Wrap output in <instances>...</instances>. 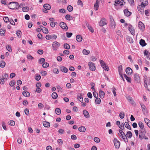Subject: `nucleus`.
I'll list each match as a JSON object with an SVG mask.
<instances>
[{
	"label": "nucleus",
	"instance_id": "6ab92c4d",
	"mask_svg": "<svg viewBox=\"0 0 150 150\" xmlns=\"http://www.w3.org/2000/svg\"><path fill=\"white\" fill-rule=\"evenodd\" d=\"M98 3H99V1L98 0H96V3L94 4V9L96 10H97L98 9Z\"/></svg>",
	"mask_w": 150,
	"mask_h": 150
},
{
	"label": "nucleus",
	"instance_id": "9b49d317",
	"mask_svg": "<svg viewBox=\"0 0 150 150\" xmlns=\"http://www.w3.org/2000/svg\"><path fill=\"white\" fill-rule=\"evenodd\" d=\"M141 2L140 5L145 7L148 4V2L147 0H140Z\"/></svg>",
	"mask_w": 150,
	"mask_h": 150
},
{
	"label": "nucleus",
	"instance_id": "c85d7f7f",
	"mask_svg": "<svg viewBox=\"0 0 150 150\" xmlns=\"http://www.w3.org/2000/svg\"><path fill=\"white\" fill-rule=\"evenodd\" d=\"M144 121L147 125L150 128V121L147 118H144Z\"/></svg>",
	"mask_w": 150,
	"mask_h": 150
},
{
	"label": "nucleus",
	"instance_id": "b1692460",
	"mask_svg": "<svg viewBox=\"0 0 150 150\" xmlns=\"http://www.w3.org/2000/svg\"><path fill=\"white\" fill-rule=\"evenodd\" d=\"M126 39L127 41L130 43H132L133 42V40L129 36H127L126 37Z\"/></svg>",
	"mask_w": 150,
	"mask_h": 150
},
{
	"label": "nucleus",
	"instance_id": "680f3d73",
	"mask_svg": "<svg viewBox=\"0 0 150 150\" xmlns=\"http://www.w3.org/2000/svg\"><path fill=\"white\" fill-rule=\"evenodd\" d=\"M42 66L43 68L47 67H48L49 66V64L47 62H46L45 63L43 64Z\"/></svg>",
	"mask_w": 150,
	"mask_h": 150
},
{
	"label": "nucleus",
	"instance_id": "e433bc0d",
	"mask_svg": "<svg viewBox=\"0 0 150 150\" xmlns=\"http://www.w3.org/2000/svg\"><path fill=\"white\" fill-rule=\"evenodd\" d=\"M90 53V51L89 50H86V49H83V54L85 55H87L88 54Z\"/></svg>",
	"mask_w": 150,
	"mask_h": 150
},
{
	"label": "nucleus",
	"instance_id": "603ef678",
	"mask_svg": "<svg viewBox=\"0 0 150 150\" xmlns=\"http://www.w3.org/2000/svg\"><path fill=\"white\" fill-rule=\"evenodd\" d=\"M45 61V59L44 58H41L39 60V63L40 64H41Z\"/></svg>",
	"mask_w": 150,
	"mask_h": 150
},
{
	"label": "nucleus",
	"instance_id": "dca6fc26",
	"mask_svg": "<svg viewBox=\"0 0 150 150\" xmlns=\"http://www.w3.org/2000/svg\"><path fill=\"white\" fill-rule=\"evenodd\" d=\"M129 30L130 32L131 33L132 35H134V30L132 26L130 25H129Z\"/></svg>",
	"mask_w": 150,
	"mask_h": 150
},
{
	"label": "nucleus",
	"instance_id": "39448f33",
	"mask_svg": "<svg viewBox=\"0 0 150 150\" xmlns=\"http://www.w3.org/2000/svg\"><path fill=\"white\" fill-rule=\"evenodd\" d=\"M88 65L89 69L92 71H94L96 69V67L94 63L91 62H89Z\"/></svg>",
	"mask_w": 150,
	"mask_h": 150
},
{
	"label": "nucleus",
	"instance_id": "bb28decb",
	"mask_svg": "<svg viewBox=\"0 0 150 150\" xmlns=\"http://www.w3.org/2000/svg\"><path fill=\"white\" fill-rule=\"evenodd\" d=\"M140 45L142 46V47L145 46L146 45L145 40H144L141 39L139 42Z\"/></svg>",
	"mask_w": 150,
	"mask_h": 150
},
{
	"label": "nucleus",
	"instance_id": "4d7b16f0",
	"mask_svg": "<svg viewBox=\"0 0 150 150\" xmlns=\"http://www.w3.org/2000/svg\"><path fill=\"white\" fill-rule=\"evenodd\" d=\"M94 141L97 143H99L100 142V139L97 137H95L94 138Z\"/></svg>",
	"mask_w": 150,
	"mask_h": 150
},
{
	"label": "nucleus",
	"instance_id": "5701e85b",
	"mask_svg": "<svg viewBox=\"0 0 150 150\" xmlns=\"http://www.w3.org/2000/svg\"><path fill=\"white\" fill-rule=\"evenodd\" d=\"M99 97L101 98H103L104 97L105 93L103 91H100L99 92Z\"/></svg>",
	"mask_w": 150,
	"mask_h": 150
},
{
	"label": "nucleus",
	"instance_id": "7c9ffc66",
	"mask_svg": "<svg viewBox=\"0 0 150 150\" xmlns=\"http://www.w3.org/2000/svg\"><path fill=\"white\" fill-rule=\"evenodd\" d=\"M57 94L56 92H54L52 94V98L53 99H56L57 98Z\"/></svg>",
	"mask_w": 150,
	"mask_h": 150
},
{
	"label": "nucleus",
	"instance_id": "412c9836",
	"mask_svg": "<svg viewBox=\"0 0 150 150\" xmlns=\"http://www.w3.org/2000/svg\"><path fill=\"white\" fill-rule=\"evenodd\" d=\"M60 69L61 71L64 73H67L68 70L67 68L63 66L60 67Z\"/></svg>",
	"mask_w": 150,
	"mask_h": 150
},
{
	"label": "nucleus",
	"instance_id": "4c0bfd02",
	"mask_svg": "<svg viewBox=\"0 0 150 150\" xmlns=\"http://www.w3.org/2000/svg\"><path fill=\"white\" fill-rule=\"evenodd\" d=\"M125 127L128 129H129L131 130V127L129 125L128 123L127 122H125Z\"/></svg>",
	"mask_w": 150,
	"mask_h": 150
},
{
	"label": "nucleus",
	"instance_id": "de8ad7c7",
	"mask_svg": "<svg viewBox=\"0 0 150 150\" xmlns=\"http://www.w3.org/2000/svg\"><path fill=\"white\" fill-rule=\"evenodd\" d=\"M95 102L97 104H99L101 102V100L100 98H96L95 100Z\"/></svg>",
	"mask_w": 150,
	"mask_h": 150
},
{
	"label": "nucleus",
	"instance_id": "4468645a",
	"mask_svg": "<svg viewBox=\"0 0 150 150\" xmlns=\"http://www.w3.org/2000/svg\"><path fill=\"white\" fill-rule=\"evenodd\" d=\"M124 12L125 15L127 16H129L132 14V13L129 11L128 9L127 8H126L124 10Z\"/></svg>",
	"mask_w": 150,
	"mask_h": 150
},
{
	"label": "nucleus",
	"instance_id": "6e6552de",
	"mask_svg": "<svg viewBox=\"0 0 150 150\" xmlns=\"http://www.w3.org/2000/svg\"><path fill=\"white\" fill-rule=\"evenodd\" d=\"M134 79L135 81L138 83H139L140 82V78L138 74H136L134 75Z\"/></svg>",
	"mask_w": 150,
	"mask_h": 150
},
{
	"label": "nucleus",
	"instance_id": "c03bdc74",
	"mask_svg": "<svg viewBox=\"0 0 150 150\" xmlns=\"http://www.w3.org/2000/svg\"><path fill=\"white\" fill-rule=\"evenodd\" d=\"M5 30L3 29H0V34L1 35H4L5 34Z\"/></svg>",
	"mask_w": 150,
	"mask_h": 150
},
{
	"label": "nucleus",
	"instance_id": "6e6d98bb",
	"mask_svg": "<svg viewBox=\"0 0 150 150\" xmlns=\"http://www.w3.org/2000/svg\"><path fill=\"white\" fill-rule=\"evenodd\" d=\"M2 125L3 129L5 130H7V129L5 123L4 122H2Z\"/></svg>",
	"mask_w": 150,
	"mask_h": 150
},
{
	"label": "nucleus",
	"instance_id": "774afa93",
	"mask_svg": "<svg viewBox=\"0 0 150 150\" xmlns=\"http://www.w3.org/2000/svg\"><path fill=\"white\" fill-rule=\"evenodd\" d=\"M103 68L105 70L108 71L109 70V67L107 64H106L105 66H104Z\"/></svg>",
	"mask_w": 150,
	"mask_h": 150
},
{
	"label": "nucleus",
	"instance_id": "a878e982",
	"mask_svg": "<svg viewBox=\"0 0 150 150\" xmlns=\"http://www.w3.org/2000/svg\"><path fill=\"white\" fill-rule=\"evenodd\" d=\"M140 105L142 107V111L144 113L146 111V108L145 105L144 104L142 103H141Z\"/></svg>",
	"mask_w": 150,
	"mask_h": 150
},
{
	"label": "nucleus",
	"instance_id": "79ce46f5",
	"mask_svg": "<svg viewBox=\"0 0 150 150\" xmlns=\"http://www.w3.org/2000/svg\"><path fill=\"white\" fill-rule=\"evenodd\" d=\"M138 125L140 129H143L144 128V124L142 122H138Z\"/></svg>",
	"mask_w": 150,
	"mask_h": 150
},
{
	"label": "nucleus",
	"instance_id": "8fccbe9b",
	"mask_svg": "<svg viewBox=\"0 0 150 150\" xmlns=\"http://www.w3.org/2000/svg\"><path fill=\"white\" fill-rule=\"evenodd\" d=\"M100 62L101 67H103L104 66H105L106 64L103 61L101 60H100Z\"/></svg>",
	"mask_w": 150,
	"mask_h": 150
},
{
	"label": "nucleus",
	"instance_id": "ddd939ff",
	"mask_svg": "<svg viewBox=\"0 0 150 150\" xmlns=\"http://www.w3.org/2000/svg\"><path fill=\"white\" fill-rule=\"evenodd\" d=\"M83 93H81L80 94H79L77 95V98L82 103L83 101L82 96L83 95Z\"/></svg>",
	"mask_w": 150,
	"mask_h": 150
},
{
	"label": "nucleus",
	"instance_id": "c756f323",
	"mask_svg": "<svg viewBox=\"0 0 150 150\" xmlns=\"http://www.w3.org/2000/svg\"><path fill=\"white\" fill-rule=\"evenodd\" d=\"M86 25L88 28L89 30L91 32L93 33L94 32V30L92 27L89 25L88 23H86Z\"/></svg>",
	"mask_w": 150,
	"mask_h": 150
},
{
	"label": "nucleus",
	"instance_id": "72a5a7b5",
	"mask_svg": "<svg viewBox=\"0 0 150 150\" xmlns=\"http://www.w3.org/2000/svg\"><path fill=\"white\" fill-rule=\"evenodd\" d=\"M42 30L45 33L47 34L49 33L48 29L45 27L43 28V29H42Z\"/></svg>",
	"mask_w": 150,
	"mask_h": 150
},
{
	"label": "nucleus",
	"instance_id": "c9c22d12",
	"mask_svg": "<svg viewBox=\"0 0 150 150\" xmlns=\"http://www.w3.org/2000/svg\"><path fill=\"white\" fill-rule=\"evenodd\" d=\"M119 74H122V65H120L118 68Z\"/></svg>",
	"mask_w": 150,
	"mask_h": 150
},
{
	"label": "nucleus",
	"instance_id": "393cba45",
	"mask_svg": "<svg viewBox=\"0 0 150 150\" xmlns=\"http://www.w3.org/2000/svg\"><path fill=\"white\" fill-rule=\"evenodd\" d=\"M78 129L79 131L81 132H84L86 130L85 127L83 126L79 127Z\"/></svg>",
	"mask_w": 150,
	"mask_h": 150
},
{
	"label": "nucleus",
	"instance_id": "864d4df0",
	"mask_svg": "<svg viewBox=\"0 0 150 150\" xmlns=\"http://www.w3.org/2000/svg\"><path fill=\"white\" fill-rule=\"evenodd\" d=\"M119 116L120 118L123 119L125 117V114L124 112H122L120 113Z\"/></svg>",
	"mask_w": 150,
	"mask_h": 150
},
{
	"label": "nucleus",
	"instance_id": "37998d69",
	"mask_svg": "<svg viewBox=\"0 0 150 150\" xmlns=\"http://www.w3.org/2000/svg\"><path fill=\"white\" fill-rule=\"evenodd\" d=\"M140 132L142 134L144 135H145L146 133V129L144 128L143 129H140Z\"/></svg>",
	"mask_w": 150,
	"mask_h": 150
},
{
	"label": "nucleus",
	"instance_id": "e2e57ef3",
	"mask_svg": "<svg viewBox=\"0 0 150 150\" xmlns=\"http://www.w3.org/2000/svg\"><path fill=\"white\" fill-rule=\"evenodd\" d=\"M53 72L54 73L58 74L59 73V71L57 68H55L53 70Z\"/></svg>",
	"mask_w": 150,
	"mask_h": 150
},
{
	"label": "nucleus",
	"instance_id": "2eb2a0df",
	"mask_svg": "<svg viewBox=\"0 0 150 150\" xmlns=\"http://www.w3.org/2000/svg\"><path fill=\"white\" fill-rule=\"evenodd\" d=\"M83 113L86 118H88L90 117L89 114L88 112L86 110H83Z\"/></svg>",
	"mask_w": 150,
	"mask_h": 150
},
{
	"label": "nucleus",
	"instance_id": "f8f14e48",
	"mask_svg": "<svg viewBox=\"0 0 150 150\" xmlns=\"http://www.w3.org/2000/svg\"><path fill=\"white\" fill-rule=\"evenodd\" d=\"M144 6L139 5L138 6L137 9L138 11L142 14H143L144 13Z\"/></svg>",
	"mask_w": 150,
	"mask_h": 150
},
{
	"label": "nucleus",
	"instance_id": "ea45409f",
	"mask_svg": "<svg viewBox=\"0 0 150 150\" xmlns=\"http://www.w3.org/2000/svg\"><path fill=\"white\" fill-rule=\"evenodd\" d=\"M29 10V8L27 6L23 7L22 8V10L23 12H28Z\"/></svg>",
	"mask_w": 150,
	"mask_h": 150
},
{
	"label": "nucleus",
	"instance_id": "aec40b11",
	"mask_svg": "<svg viewBox=\"0 0 150 150\" xmlns=\"http://www.w3.org/2000/svg\"><path fill=\"white\" fill-rule=\"evenodd\" d=\"M43 124L44 126L46 127H49L50 126V123L49 122L44 121L43 122Z\"/></svg>",
	"mask_w": 150,
	"mask_h": 150
},
{
	"label": "nucleus",
	"instance_id": "13d9d810",
	"mask_svg": "<svg viewBox=\"0 0 150 150\" xmlns=\"http://www.w3.org/2000/svg\"><path fill=\"white\" fill-rule=\"evenodd\" d=\"M45 38L47 40H50L52 39V35H46Z\"/></svg>",
	"mask_w": 150,
	"mask_h": 150
},
{
	"label": "nucleus",
	"instance_id": "7ed1b4c3",
	"mask_svg": "<svg viewBox=\"0 0 150 150\" xmlns=\"http://www.w3.org/2000/svg\"><path fill=\"white\" fill-rule=\"evenodd\" d=\"M60 46V44L57 41L54 42L52 45V49L55 51L57 50L58 48Z\"/></svg>",
	"mask_w": 150,
	"mask_h": 150
},
{
	"label": "nucleus",
	"instance_id": "20e7f679",
	"mask_svg": "<svg viewBox=\"0 0 150 150\" xmlns=\"http://www.w3.org/2000/svg\"><path fill=\"white\" fill-rule=\"evenodd\" d=\"M8 76L7 74H4L2 77L0 78V83L1 84H3L4 83V80H7L8 79Z\"/></svg>",
	"mask_w": 150,
	"mask_h": 150
},
{
	"label": "nucleus",
	"instance_id": "2f4dec72",
	"mask_svg": "<svg viewBox=\"0 0 150 150\" xmlns=\"http://www.w3.org/2000/svg\"><path fill=\"white\" fill-rule=\"evenodd\" d=\"M124 76L127 81L129 83L131 82V79L130 77H128L125 74H124Z\"/></svg>",
	"mask_w": 150,
	"mask_h": 150
},
{
	"label": "nucleus",
	"instance_id": "4be33fe9",
	"mask_svg": "<svg viewBox=\"0 0 150 150\" xmlns=\"http://www.w3.org/2000/svg\"><path fill=\"white\" fill-rule=\"evenodd\" d=\"M44 8L47 10H49L51 8V6L48 4H45L43 6Z\"/></svg>",
	"mask_w": 150,
	"mask_h": 150
},
{
	"label": "nucleus",
	"instance_id": "a18cd8bd",
	"mask_svg": "<svg viewBox=\"0 0 150 150\" xmlns=\"http://www.w3.org/2000/svg\"><path fill=\"white\" fill-rule=\"evenodd\" d=\"M22 34V33L21 30H18L16 33V34L18 37L19 38H21V34Z\"/></svg>",
	"mask_w": 150,
	"mask_h": 150
},
{
	"label": "nucleus",
	"instance_id": "f03ea898",
	"mask_svg": "<svg viewBox=\"0 0 150 150\" xmlns=\"http://www.w3.org/2000/svg\"><path fill=\"white\" fill-rule=\"evenodd\" d=\"M8 7L9 8L12 9H17L18 3L17 2H11L8 4Z\"/></svg>",
	"mask_w": 150,
	"mask_h": 150
},
{
	"label": "nucleus",
	"instance_id": "0eeeda50",
	"mask_svg": "<svg viewBox=\"0 0 150 150\" xmlns=\"http://www.w3.org/2000/svg\"><path fill=\"white\" fill-rule=\"evenodd\" d=\"M60 26L63 29L67 30L68 29V28L66 24L64 22H62L59 23Z\"/></svg>",
	"mask_w": 150,
	"mask_h": 150
},
{
	"label": "nucleus",
	"instance_id": "f3484780",
	"mask_svg": "<svg viewBox=\"0 0 150 150\" xmlns=\"http://www.w3.org/2000/svg\"><path fill=\"white\" fill-rule=\"evenodd\" d=\"M126 72L127 74H131L132 73V70L130 67H127L126 69Z\"/></svg>",
	"mask_w": 150,
	"mask_h": 150
},
{
	"label": "nucleus",
	"instance_id": "58836bf2",
	"mask_svg": "<svg viewBox=\"0 0 150 150\" xmlns=\"http://www.w3.org/2000/svg\"><path fill=\"white\" fill-rule=\"evenodd\" d=\"M6 65L5 62L4 61H1L0 62V66L1 68H4Z\"/></svg>",
	"mask_w": 150,
	"mask_h": 150
},
{
	"label": "nucleus",
	"instance_id": "cd10ccee",
	"mask_svg": "<svg viewBox=\"0 0 150 150\" xmlns=\"http://www.w3.org/2000/svg\"><path fill=\"white\" fill-rule=\"evenodd\" d=\"M22 94L25 97H28L30 96V94L29 92L27 91H23L22 92Z\"/></svg>",
	"mask_w": 150,
	"mask_h": 150
},
{
	"label": "nucleus",
	"instance_id": "49530a36",
	"mask_svg": "<svg viewBox=\"0 0 150 150\" xmlns=\"http://www.w3.org/2000/svg\"><path fill=\"white\" fill-rule=\"evenodd\" d=\"M67 10L69 12H71L73 10V7L71 5H69L67 7Z\"/></svg>",
	"mask_w": 150,
	"mask_h": 150
},
{
	"label": "nucleus",
	"instance_id": "473e14b6",
	"mask_svg": "<svg viewBox=\"0 0 150 150\" xmlns=\"http://www.w3.org/2000/svg\"><path fill=\"white\" fill-rule=\"evenodd\" d=\"M56 113L57 115H59L61 113V110L59 108H56L55 110Z\"/></svg>",
	"mask_w": 150,
	"mask_h": 150
},
{
	"label": "nucleus",
	"instance_id": "69168bd1",
	"mask_svg": "<svg viewBox=\"0 0 150 150\" xmlns=\"http://www.w3.org/2000/svg\"><path fill=\"white\" fill-rule=\"evenodd\" d=\"M15 81L14 80H12L11 82H10L9 83V85L11 86H13L15 85Z\"/></svg>",
	"mask_w": 150,
	"mask_h": 150
},
{
	"label": "nucleus",
	"instance_id": "052dcab7",
	"mask_svg": "<svg viewBox=\"0 0 150 150\" xmlns=\"http://www.w3.org/2000/svg\"><path fill=\"white\" fill-rule=\"evenodd\" d=\"M24 112L25 113V114L27 115H29V110L28 109L26 108L24 110Z\"/></svg>",
	"mask_w": 150,
	"mask_h": 150
},
{
	"label": "nucleus",
	"instance_id": "338daca9",
	"mask_svg": "<svg viewBox=\"0 0 150 150\" xmlns=\"http://www.w3.org/2000/svg\"><path fill=\"white\" fill-rule=\"evenodd\" d=\"M41 73L42 76H45L47 74V72L45 71H41Z\"/></svg>",
	"mask_w": 150,
	"mask_h": 150
},
{
	"label": "nucleus",
	"instance_id": "f257e3e1",
	"mask_svg": "<svg viewBox=\"0 0 150 150\" xmlns=\"http://www.w3.org/2000/svg\"><path fill=\"white\" fill-rule=\"evenodd\" d=\"M143 80L144 87L148 91H149L148 86L150 85V78L145 76H144Z\"/></svg>",
	"mask_w": 150,
	"mask_h": 150
},
{
	"label": "nucleus",
	"instance_id": "a211bd4d",
	"mask_svg": "<svg viewBox=\"0 0 150 150\" xmlns=\"http://www.w3.org/2000/svg\"><path fill=\"white\" fill-rule=\"evenodd\" d=\"M76 39L77 41L80 42L82 41V38L81 35H78L76 36Z\"/></svg>",
	"mask_w": 150,
	"mask_h": 150
},
{
	"label": "nucleus",
	"instance_id": "5fc2aeb1",
	"mask_svg": "<svg viewBox=\"0 0 150 150\" xmlns=\"http://www.w3.org/2000/svg\"><path fill=\"white\" fill-rule=\"evenodd\" d=\"M114 2L115 3L114 4V5L115 6H116L120 4L119 0H115Z\"/></svg>",
	"mask_w": 150,
	"mask_h": 150
},
{
	"label": "nucleus",
	"instance_id": "3c124183",
	"mask_svg": "<svg viewBox=\"0 0 150 150\" xmlns=\"http://www.w3.org/2000/svg\"><path fill=\"white\" fill-rule=\"evenodd\" d=\"M64 47L65 48L67 49H69L70 48V47L69 45L67 44V43H65L64 44Z\"/></svg>",
	"mask_w": 150,
	"mask_h": 150
},
{
	"label": "nucleus",
	"instance_id": "9d476101",
	"mask_svg": "<svg viewBox=\"0 0 150 150\" xmlns=\"http://www.w3.org/2000/svg\"><path fill=\"white\" fill-rule=\"evenodd\" d=\"M107 24L106 20L104 18H102L101 20L99 25L100 26H103L104 25Z\"/></svg>",
	"mask_w": 150,
	"mask_h": 150
},
{
	"label": "nucleus",
	"instance_id": "09e8293b",
	"mask_svg": "<svg viewBox=\"0 0 150 150\" xmlns=\"http://www.w3.org/2000/svg\"><path fill=\"white\" fill-rule=\"evenodd\" d=\"M110 26L112 28H115V22H111Z\"/></svg>",
	"mask_w": 150,
	"mask_h": 150
},
{
	"label": "nucleus",
	"instance_id": "bf43d9fd",
	"mask_svg": "<svg viewBox=\"0 0 150 150\" xmlns=\"http://www.w3.org/2000/svg\"><path fill=\"white\" fill-rule=\"evenodd\" d=\"M112 91L113 93L114 94V96H116V93L115 91L116 89L115 87H113L112 88Z\"/></svg>",
	"mask_w": 150,
	"mask_h": 150
},
{
	"label": "nucleus",
	"instance_id": "423d86ee",
	"mask_svg": "<svg viewBox=\"0 0 150 150\" xmlns=\"http://www.w3.org/2000/svg\"><path fill=\"white\" fill-rule=\"evenodd\" d=\"M114 145L115 148L117 149H118L120 146V142L118 141L116 138H114L113 140Z\"/></svg>",
	"mask_w": 150,
	"mask_h": 150
},
{
	"label": "nucleus",
	"instance_id": "f704fd0d",
	"mask_svg": "<svg viewBox=\"0 0 150 150\" xmlns=\"http://www.w3.org/2000/svg\"><path fill=\"white\" fill-rule=\"evenodd\" d=\"M132 133L130 131H128L126 134V137L130 138L132 136Z\"/></svg>",
	"mask_w": 150,
	"mask_h": 150
},
{
	"label": "nucleus",
	"instance_id": "a19ab883",
	"mask_svg": "<svg viewBox=\"0 0 150 150\" xmlns=\"http://www.w3.org/2000/svg\"><path fill=\"white\" fill-rule=\"evenodd\" d=\"M35 79L37 81H38L41 79V76L40 75L38 74H36L35 77Z\"/></svg>",
	"mask_w": 150,
	"mask_h": 150
},
{
	"label": "nucleus",
	"instance_id": "1a4fd4ad",
	"mask_svg": "<svg viewBox=\"0 0 150 150\" xmlns=\"http://www.w3.org/2000/svg\"><path fill=\"white\" fill-rule=\"evenodd\" d=\"M138 27L142 31L145 28V26L144 24L141 21L139 22Z\"/></svg>",
	"mask_w": 150,
	"mask_h": 150
},
{
	"label": "nucleus",
	"instance_id": "0e129e2a",
	"mask_svg": "<svg viewBox=\"0 0 150 150\" xmlns=\"http://www.w3.org/2000/svg\"><path fill=\"white\" fill-rule=\"evenodd\" d=\"M6 48L9 52H11L12 51L11 47L9 45H7L6 46Z\"/></svg>",
	"mask_w": 150,
	"mask_h": 150
}]
</instances>
